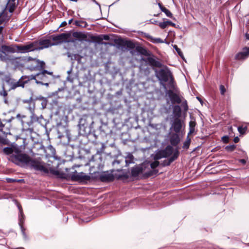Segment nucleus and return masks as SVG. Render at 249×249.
<instances>
[{
    "instance_id": "1",
    "label": "nucleus",
    "mask_w": 249,
    "mask_h": 249,
    "mask_svg": "<svg viewBox=\"0 0 249 249\" xmlns=\"http://www.w3.org/2000/svg\"><path fill=\"white\" fill-rule=\"evenodd\" d=\"M156 171V153L151 154L148 158L141 164L136 165L131 168V175L133 177H137L140 174L143 173L144 176L148 178L153 175Z\"/></svg>"
},
{
    "instance_id": "2",
    "label": "nucleus",
    "mask_w": 249,
    "mask_h": 249,
    "mask_svg": "<svg viewBox=\"0 0 249 249\" xmlns=\"http://www.w3.org/2000/svg\"><path fill=\"white\" fill-rule=\"evenodd\" d=\"M157 67L160 69L158 72L157 77L164 90L175 89L176 85L172 73L169 68L161 62L157 60Z\"/></svg>"
},
{
    "instance_id": "3",
    "label": "nucleus",
    "mask_w": 249,
    "mask_h": 249,
    "mask_svg": "<svg viewBox=\"0 0 249 249\" xmlns=\"http://www.w3.org/2000/svg\"><path fill=\"white\" fill-rule=\"evenodd\" d=\"M90 38L92 41L94 43L106 46L109 45L112 46L116 45L118 48L121 49L122 50L126 48L134 49L136 47L135 43L132 41L130 40H124L121 38L114 39V44L107 42H104L103 41L101 35L98 36H91Z\"/></svg>"
},
{
    "instance_id": "4",
    "label": "nucleus",
    "mask_w": 249,
    "mask_h": 249,
    "mask_svg": "<svg viewBox=\"0 0 249 249\" xmlns=\"http://www.w3.org/2000/svg\"><path fill=\"white\" fill-rule=\"evenodd\" d=\"M31 159L27 154L22 153L19 147L16 149L15 154H13L9 157V160L18 165L28 164Z\"/></svg>"
},
{
    "instance_id": "5",
    "label": "nucleus",
    "mask_w": 249,
    "mask_h": 249,
    "mask_svg": "<svg viewBox=\"0 0 249 249\" xmlns=\"http://www.w3.org/2000/svg\"><path fill=\"white\" fill-rule=\"evenodd\" d=\"M172 153H173V155L169 159V164L176 160L179 155L178 150L176 149L174 151L173 148L171 146L168 145L163 150L157 152V160L162 157H168L171 156Z\"/></svg>"
},
{
    "instance_id": "6",
    "label": "nucleus",
    "mask_w": 249,
    "mask_h": 249,
    "mask_svg": "<svg viewBox=\"0 0 249 249\" xmlns=\"http://www.w3.org/2000/svg\"><path fill=\"white\" fill-rule=\"evenodd\" d=\"M37 84L48 87L53 80L54 76L53 71L43 70L38 73Z\"/></svg>"
},
{
    "instance_id": "7",
    "label": "nucleus",
    "mask_w": 249,
    "mask_h": 249,
    "mask_svg": "<svg viewBox=\"0 0 249 249\" xmlns=\"http://www.w3.org/2000/svg\"><path fill=\"white\" fill-rule=\"evenodd\" d=\"M105 149V146L102 143L100 150H97L96 153L92 156L89 160V162H93L92 166L97 168L99 170H102L104 166L102 153L104 152Z\"/></svg>"
},
{
    "instance_id": "8",
    "label": "nucleus",
    "mask_w": 249,
    "mask_h": 249,
    "mask_svg": "<svg viewBox=\"0 0 249 249\" xmlns=\"http://www.w3.org/2000/svg\"><path fill=\"white\" fill-rule=\"evenodd\" d=\"M22 76L19 79L18 81L11 78L10 75H5L4 77V81L6 83L10 86V90H15L18 87L24 88L25 84H27L26 81L24 79H22Z\"/></svg>"
},
{
    "instance_id": "9",
    "label": "nucleus",
    "mask_w": 249,
    "mask_h": 249,
    "mask_svg": "<svg viewBox=\"0 0 249 249\" xmlns=\"http://www.w3.org/2000/svg\"><path fill=\"white\" fill-rule=\"evenodd\" d=\"M71 34L70 33H62L58 35H52L51 36L53 41H52L53 46L57 45L63 42H69L70 41L74 42L76 39H72L71 41L67 39L70 37Z\"/></svg>"
},
{
    "instance_id": "10",
    "label": "nucleus",
    "mask_w": 249,
    "mask_h": 249,
    "mask_svg": "<svg viewBox=\"0 0 249 249\" xmlns=\"http://www.w3.org/2000/svg\"><path fill=\"white\" fill-rule=\"evenodd\" d=\"M88 117L83 116L79 120V133L81 135H88L90 133L89 124L87 122Z\"/></svg>"
},
{
    "instance_id": "11",
    "label": "nucleus",
    "mask_w": 249,
    "mask_h": 249,
    "mask_svg": "<svg viewBox=\"0 0 249 249\" xmlns=\"http://www.w3.org/2000/svg\"><path fill=\"white\" fill-rule=\"evenodd\" d=\"M32 168L45 174L49 173V169L44 165V163L37 160H32L29 163Z\"/></svg>"
},
{
    "instance_id": "12",
    "label": "nucleus",
    "mask_w": 249,
    "mask_h": 249,
    "mask_svg": "<svg viewBox=\"0 0 249 249\" xmlns=\"http://www.w3.org/2000/svg\"><path fill=\"white\" fill-rule=\"evenodd\" d=\"M15 47L17 49V52L20 53H26L37 51L34 41L25 45L15 44Z\"/></svg>"
},
{
    "instance_id": "13",
    "label": "nucleus",
    "mask_w": 249,
    "mask_h": 249,
    "mask_svg": "<svg viewBox=\"0 0 249 249\" xmlns=\"http://www.w3.org/2000/svg\"><path fill=\"white\" fill-rule=\"evenodd\" d=\"M70 177L71 180L74 181L86 182L90 179V177L89 175H86L83 172L78 173L76 171L71 174Z\"/></svg>"
},
{
    "instance_id": "14",
    "label": "nucleus",
    "mask_w": 249,
    "mask_h": 249,
    "mask_svg": "<svg viewBox=\"0 0 249 249\" xmlns=\"http://www.w3.org/2000/svg\"><path fill=\"white\" fill-rule=\"evenodd\" d=\"M34 42L36 50H41L53 46L52 41L49 39H41L35 41Z\"/></svg>"
},
{
    "instance_id": "15",
    "label": "nucleus",
    "mask_w": 249,
    "mask_h": 249,
    "mask_svg": "<svg viewBox=\"0 0 249 249\" xmlns=\"http://www.w3.org/2000/svg\"><path fill=\"white\" fill-rule=\"evenodd\" d=\"M183 125L184 122L180 118H175L171 120V128L176 133H179Z\"/></svg>"
},
{
    "instance_id": "16",
    "label": "nucleus",
    "mask_w": 249,
    "mask_h": 249,
    "mask_svg": "<svg viewBox=\"0 0 249 249\" xmlns=\"http://www.w3.org/2000/svg\"><path fill=\"white\" fill-rule=\"evenodd\" d=\"M35 65H31L28 66V68L31 71L39 70L40 71L45 70L46 67V64L43 61H41L38 59H34Z\"/></svg>"
},
{
    "instance_id": "17",
    "label": "nucleus",
    "mask_w": 249,
    "mask_h": 249,
    "mask_svg": "<svg viewBox=\"0 0 249 249\" xmlns=\"http://www.w3.org/2000/svg\"><path fill=\"white\" fill-rule=\"evenodd\" d=\"M175 89H167L164 90L166 94L168 95L170 100L173 104H180L181 102V99L180 97L173 92V90Z\"/></svg>"
},
{
    "instance_id": "18",
    "label": "nucleus",
    "mask_w": 249,
    "mask_h": 249,
    "mask_svg": "<svg viewBox=\"0 0 249 249\" xmlns=\"http://www.w3.org/2000/svg\"><path fill=\"white\" fill-rule=\"evenodd\" d=\"M99 179L103 182H109L113 181L114 179V177L111 173H109L108 171L103 172L99 175Z\"/></svg>"
},
{
    "instance_id": "19",
    "label": "nucleus",
    "mask_w": 249,
    "mask_h": 249,
    "mask_svg": "<svg viewBox=\"0 0 249 249\" xmlns=\"http://www.w3.org/2000/svg\"><path fill=\"white\" fill-rule=\"evenodd\" d=\"M18 209H19L20 213V217H19V225L20 226L22 235H23L24 239L26 240L28 239V236L26 235L25 231V229L24 228V227L23 226V221L22 218H23V217H24L23 212L21 206L20 205L18 206Z\"/></svg>"
},
{
    "instance_id": "20",
    "label": "nucleus",
    "mask_w": 249,
    "mask_h": 249,
    "mask_svg": "<svg viewBox=\"0 0 249 249\" xmlns=\"http://www.w3.org/2000/svg\"><path fill=\"white\" fill-rule=\"evenodd\" d=\"M3 145H3L2 146H3ZM7 145L8 146V145ZM10 145H11V147H5L3 149V152L6 155H11L13 154H15L16 149H18V146L17 144H14V143L11 144L10 142V144L9 145V146H10ZM2 147L3 146H2L1 149L0 150V152L2 150Z\"/></svg>"
},
{
    "instance_id": "21",
    "label": "nucleus",
    "mask_w": 249,
    "mask_h": 249,
    "mask_svg": "<svg viewBox=\"0 0 249 249\" xmlns=\"http://www.w3.org/2000/svg\"><path fill=\"white\" fill-rule=\"evenodd\" d=\"M249 56V47L245 48L243 51L235 55V58L237 60H244Z\"/></svg>"
},
{
    "instance_id": "22",
    "label": "nucleus",
    "mask_w": 249,
    "mask_h": 249,
    "mask_svg": "<svg viewBox=\"0 0 249 249\" xmlns=\"http://www.w3.org/2000/svg\"><path fill=\"white\" fill-rule=\"evenodd\" d=\"M19 0H8L6 6L8 11L12 13L18 4Z\"/></svg>"
},
{
    "instance_id": "23",
    "label": "nucleus",
    "mask_w": 249,
    "mask_h": 249,
    "mask_svg": "<svg viewBox=\"0 0 249 249\" xmlns=\"http://www.w3.org/2000/svg\"><path fill=\"white\" fill-rule=\"evenodd\" d=\"M51 109L55 110L56 113H58L62 107L60 103H59L57 99L53 100L51 103Z\"/></svg>"
},
{
    "instance_id": "24",
    "label": "nucleus",
    "mask_w": 249,
    "mask_h": 249,
    "mask_svg": "<svg viewBox=\"0 0 249 249\" xmlns=\"http://www.w3.org/2000/svg\"><path fill=\"white\" fill-rule=\"evenodd\" d=\"M22 102L24 104H27L29 105L28 109L33 113L34 111L35 107V103L33 100L32 97H31L28 99L23 100Z\"/></svg>"
},
{
    "instance_id": "25",
    "label": "nucleus",
    "mask_w": 249,
    "mask_h": 249,
    "mask_svg": "<svg viewBox=\"0 0 249 249\" xmlns=\"http://www.w3.org/2000/svg\"><path fill=\"white\" fill-rule=\"evenodd\" d=\"M43 119V118L42 115L40 117H38L34 113H33L31 116V120L30 122L28 123V124L29 126H31L33 123L35 122H38L39 123H41V120Z\"/></svg>"
},
{
    "instance_id": "26",
    "label": "nucleus",
    "mask_w": 249,
    "mask_h": 249,
    "mask_svg": "<svg viewBox=\"0 0 249 249\" xmlns=\"http://www.w3.org/2000/svg\"><path fill=\"white\" fill-rule=\"evenodd\" d=\"M16 48L15 47V45L14 46H7L5 45H2L1 46V49L3 50V53L5 54V52L14 53L17 51L15 49Z\"/></svg>"
},
{
    "instance_id": "27",
    "label": "nucleus",
    "mask_w": 249,
    "mask_h": 249,
    "mask_svg": "<svg viewBox=\"0 0 249 249\" xmlns=\"http://www.w3.org/2000/svg\"><path fill=\"white\" fill-rule=\"evenodd\" d=\"M72 36L73 37L77 38L79 41L86 40L87 37L86 34L81 32H74Z\"/></svg>"
},
{
    "instance_id": "28",
    "label": "nucleus",
    "mask_w": 249,
    "mask_h": 249,
    "mask_svg": "<svg viewBox=\"0 0 249 249\" xmlns=\"http://www.w3.org/2000/svg\"><path fill=\"white\" fill-rule=\"evenodd\" d=\"M177 133H173L170 136V142L173 145H177L180 141L178 135Z\"/></svg>"
},
{
    "instance_id": "29",
    "label": "nucleus",
    "mask_w": 249,
    "mask_h": 249,
    "mask_svg": "<svg viewBox=\"0 0 249 249\" xmlns=\"http://www.w3.org/2000/svg\"><path fill=\"white\" fill-rule=\"evenodd\" d=\"M37 76L38 73L36 74H31L30 75H23L22 79H24L26 81L27 84L29 83L30 80H35L36 83L37 84Z\"/></svg>"
},
{
    "instance_id": "30",
    "label": "nucleus",
    "mask_w": 249,
    "mask_h": 249,
    "mask_svg": "<svg viewBox=\"0 0 249 249\" xmlns=\"http://www.w3.org/2000/svg\"><path fill=\"white\" fill-rule=\"evenodd\" d=\"M173 113L174 115L173 118H179L181 114V108L179 106H175L173 107Z\"/></svg>"
},
{
    "instance_id": "31",
    "label": "nucleus",
    "mask_w": 249,
    "mask_h": 249,
    "mask_svg": "<svg viewBox=\"0 0 249 249\" xmlns=\"http://www.w3.org/2000/svg\"><path fill=\"white\" fill-rule=\"evenodd\" d=\"M36 100H38L40 102L42 109H44L46 107L48 104V100L46 98L39 96L36 98Z\"/></svg>"
},
{
    "instance_id": "32",
    "label": "nucleus",
    "mask_w": 249,
    "mask_h": 249,
    "mask_svg": "<svg viewBox=\"0 0 249 249\" xmlns=\"http://www.w3.org/2000/svg\"><path fill=\"white\" fill-rule=\"evenodd\" d=\"M40 149H42L44 150L45 154L48 156H52L53 155L55 154V149L53 147L52 145H50L47 147V149L50 151V153H48L47 152V150L45 149V147L43 145H41L40 147Z\"/></svg>"
},
{
    "instance_id": "33",
    "label": "nucleus",
    "mask_w": 249,
    "mask_h": 249,
    "mask_svg": "<svg viewBox=\"0 0 249 249\" xmlns=\"http://www.w3.org/2000/svg\"><path fill=\"white\" fill-rule=\"evenodd\" d=\"M136 51L141 54H142L145 56H148L149 55L148 51L143 47L138 46L136 47Z\"/></svg>"
},
{
    "instance_id": "34",
    "label": "nucleus",
    "mask_w": 249,
    "mask_h": 249,
    "mask_svg": "<svg viewBox=\"0 0 249 249\" xmlns=\"http://www.w3.org/2000/svg\"><path fill=\"white\" fill-rule=\"evenodd\" d=\"M158 5L160 10L163 12L168 17L171 18L172 17V14L171 12L163 6H162L161 3H158Z\"/></svg>"
},
{
    "instance_id": "35",
    "label": "nucleus",
    "mask_w": 249,
    "mask_h": 249,
    "mask_svg": "<svg viewBox=\"0 0 249 249\" xmlns=\"http://www.w3.org/2000/svg\"><path fill=\"white\" fill-rule=\"evenodd\" d=\"M73 24L82 28H86L88 26V23L83 20H75Z\"/></svg>"
},
{
    "instance_id": "36",
    "label": "nucleus",
    "mask_w": 249,
    "mask_h": 249,
    "mask_svg": "<svg viewBox=\"0 0 249 249\" xmlns=\"http://www.w3.org/2000/svg\"><path fill=\"white\" fill-rule=\"evenodd\" d=\"M144 60L150 66H152L153 69H155V67H156V59L148 57Z\"/></svg>"
},
{
    "instance_id": "37",
    "label": "nucleus",
    "mask_w": 249,
    "mask_h": 249,
    "mask_svg": "<svg viewBox=\"0 0 249 249\" xmlns=\"http://www.w3.org/2000/svg\"><path fill=\"white\" fill-rule=\"evenodd\" d=\"M196 123L195 121H191L189 123V134H192L195 132V127Z\"/></svg>"
},
{
    "instance_id": "38",
    "label": "nucleus",
    "mask_w": 249,
    "mask_h": 249,
    "mask_svg": "<svg viewBox=\"0 0 249 249\" xmlns=\"http://www.w3.org/2000/svg\"><path fill=\"white\" fill-rule=\"evenodd\" d=\"M133 155L131 154L128 155L125 160L126 165L127 166H128L130 163H133Z\"/></svg>"
},
{
    "instance_id": "39",
    "label": "nucleus",
    "mask_w": 249,
    "mask_h": 249,
    "mask_svg": "<svg viewBox=\"0 0 249 249\" xmlns=\"http://www.w3.org/2000/svg\"><path fill=\"white\" fill-rule=\"evenodd\" d=\"M73 57H71L72 60H76L78 63L80 62L82 58V56L78 54H74L73 55Z\"/></svg>"
},
{
    "instance_id": "40",
    "label": "nucleus",
    "mask_w": 249,
    "mask_h": 249,
    "mask_svg": "<svg viewBox=\"0 0 249 249\" xmlns=\"http://www.w3.org/2000/svg\"><path fill=\"white\" fill-rule=\"evenodd\" d=\"M3 50L0 49V60L2 61H6L7 60L6 55H3Z\"/></svg>"
},
{
    "instance_id": "41",
    "label": "nucleus",
    "mask_w": 249,
    "mask_h": 249,
    "mask_svg": "<svg viewBox=\"0 0 249 249\" xmlns=\"http://www.w3.org/2000/svg\"><path fill=\"white\" fill-rule=\"evenodd\" d=\"M235 145H231L226 146L225 149L228 152H232L235 150Z\"/></svg>"
},
{
    "instance_id": "42",
    "label": "nucleus",
    "mask_w": 249,
    "mask_h": 249,
    "mask_svg": "<svg viewBox=\"0 0 249 249\" xmlns=\"http://www.w3.org/2000/svg\"><path fill=\"white\" fill-rule=\"evenodd\" d=\"M156 125L154 124H152L150 123L149 124L148 126H147V130L150 133H152L151 132L153 129H155Z\"/></svg>"
},
{
    "instance_id": "43",
    "label": "nucleus",
    "mask_w": 249,
    "mask_h": 249,
    "mask_svg": "<svg viewBox=\"0 0 249 249\" xmlns=\"http://www.w3.org/2000/svg\"><path fill=\"white\" fill-rule=\"evenodd\" d=\"M173 47H174V48H175V50H176V51L177 52V53H178V55H179L180 56H181V57H183V53H182V52L181 51L180 49H179V48L178 47L177 45H174L173 46Z\"/></svg>"
},
{
    "instance_id": "44",
    "label": "nucleus",
    "mask_w": 249,
    "mask_h": 249,
    "mask_svg": "<svg viewBox=\"0 0 249 249\" xmlns=\"http://www.w3.org/2000/svg\"><path fill=\"white\" fill-rule=\"evenodd\" d=\"M238 130L239 132L241 134H244L245 133L246 131L247 130V127H243L242 126H239L238 128Z\"/></svg>"
},
{
    "instance_id": "45",
    "label": "nucleus",
    "mask_w": 249,
    "mask_h": 249,
    "mask_svg": "<svg viewBox=\"0 0 249 249\" xmlns=\"http://www.w3.org/2000/svg\"><path fill=\"white\" fill-rule=\"evenodd\" d=\"M23 131L25 132L26 134L29 133L31 135L34 132V128L33 127H31V126H29L27 129H24Z\"/></svg>"
},
{
    "instance_id": "46",
    "label": "nucleus",
    "mask_w": 249,
    "mask_h": 249,
    "mask_svg": "<svg viewBox=\"0 0 249 249\" xmlns=\"http://www.w3.org/2000/svg\"><path fill=\"white\" fill-rule=\"evenodd\" d=\"M190 143V139H189L184 142L183 145V148H187V149L188 148Z\"/></svg>"
},
{
    "instance_id": "47",
    "label": "nucleus",
    "mask_w": 249,
    "mask_h": 249,
    "mask_svg": "<svg viewBox=\"0 0 249 249\" xmlns=\"http://www.w3.org/2000/svg\"><path fill=\"white\" fill-rule=\"evenodd\" d=\"M159 25L161 29H164L168 26L166 21L160 23Z\"/></svg>"
},
{
    "instance_id": "48",
    "label": "nucleus",
    "mask_w": 249,
    "mask_h": 249,
    "mask_svg": "<svg viewBox=\"0 0 249 249\" xmlns=\"http://www.w3.org/2000/svg\"><path fill=\"white\" fill-rule=\"evenodd\" d=\"M50 172L51 174L54 175H58L59 174V172L58 171L53 170L52 168H50L49 170V173Z\"/></svg>"
},
{
    "instance_id": "49",
    "label": "nucleus",
    "mask_w": 249,
    "mask_h": 249,
    "mask_svg": "<svg viewBox=\"0 0 249 249\" xmlns=\"http://www.w3.org/2000/svg\"><path fill=\"white\" fill-rule=\"evenodd\" d=\"M220 93L222 95H224L226 92V89L223 85L220 86Z\"/></svg>"
},
{
    "instance_id": "50",
    "label": "nucleus",
    "mask_w": 249,
    "mask_h": 249,
    "mask_svg": "<svg viewBox=\"0 0 249 249\" xmlns=\"http://www.w3.org/2000/svg\"><path fill=\"white\" fill-rule=\"evenodd\" d=\"M101 36L102 37L103 40H109L110 39V37L107 35H101Z\"/></svg>"
},
{
    "instance_id": "51",
    "label": "nucleus",
    "mask_w": 249,
    "mask_h": 249,
    "mask_svg": "<svg viewBox=\"0 0 249 249\" xmlns=\"http://www.w3.org/2000/svg\"><path fill=\"white\" fill-rule=\"evenodd\" d=\"M229 138L228 136H223L222 138V140L223 141V142L225 143H227L228 142H229Z\"/></svg>"
},
{
    "instance_id": "52",
    "label": "nucleus",
    "mask_w": 249,
    "mask_h": 249,
    "mask_svg": "<svg viewBox=\"0 0 249 249\" xmlns=\"http://www.w3.org/2000/svg\"><path fill=\"white\" fill-rule=\"evenodd\" d=\"M121 162V160H114L112 162V164L113 166H114L116 164H120Z\"/></svg>"
},
{
    "instance_id": "53",
    "label": "nucleus",
    "mask_w": 249,
    "mask_h": 249,
    "mask_svg": "<svg viewBox=\"0 0 249 249\" xmlns=\"http://www.w3.org/2000/svg\"><path fill=\"white\" fill-rule=\"evenodd\" d=\"M182 106H183V107L184 108V110L185 111H187L188 110V107L186 101H185L184 103H183L182 104Z\"/></svg>"
},
{
    "instance_id": "54",
    "label": "nucleus",
    "mask_w": 249,
    "mask_h": 249,
    "mask_svg": "<svg viewBox=\"0 0 249 249\" xmlns=\"http://www.w3.org/2000/svg\"><path fill=\"white\" fill-rule=\"evenodd\" d=\"M0 95H2L4 97H6L7 95V91L4 89V87H3V91L0 93Z\"/></svg>"
},
{
    "instance_id": "55",
    "label": "nucleus",
    "mask_w": 249,
    "mask_h": 249,
    "mask_svg": "<svg viewBox=\"0 0 249 249\" xmlns=\"http://www.w3.org/2000/svg\"><path fill=\"white\" fill-rule=\"evenodd\" d=\"M3 29L4 27L2 26H0V35H1V37H3Z\"/></svg>"
},
{
    "instance_id": "56",
    "label": "nucleus",
    "mask_w": 249,
    "mask_h": 249,
    "mask_svg": "<svg viewBox=\"0 0 249 249\" xmlns=\"http://www.w3.org/2000/svg\"><path fill=\"white\" fill-rule=\"evenodd\" d=\"M2 15V13H0V25H1L4 22L3 19L2 18H1Z\"/></svg>"
},
{
    "instance_id": "57",
    "label": "nucleus",
    "mask_w": 249,
    "mask_h": 249,
    "mask_svg": "<svg viewBox=\"0 0 249 249\" xmlns=\"http://www.w3.org/2000/svg\"><path fill=\"white\" fill-rule=\"evenodd\" d=\"M67 24V23L66 21H63L61 23V24L59 26V27H64V26H66Z\"/></svg>"
},
{
    "instance_id": "58",
    "label": "nucleus",
    "mask_w": 249,
    "mask_h": 249,
    "mask_svg": "<svg viewBox=\"0 0 249 249\" xmlns=\"http://www.w3.org/2000/svg\"><path fill=\"white\" fill-rule=\"evenodd\" d=\"M239 162L242 163L243 164H245L246 163V160L244 159L239 160Z\"/></svg>"
},
{
    "instance_id": "59",
    "label": "nucleus",
    "mask_w": 249,
    "mask_h": 249,
    "mask_svg": "<svg viewBox=\"0 0 249 249\" xmlns=\"http://www.w3.org/2000/svg\"><path fill=\"white\" fill-rule=\"evenodd\" d=\"M233 141L235 143H237L239 141V139L238 137H236L234 138Z\"/></svg>"
},
{
    "instance_id": "60",
    "label": "nucleus",
    "mask_w": 249,
    "mask_h": 249,
    "mask_svg": "<svg viewBox=\"0 0 249 249\" xmlns=\"http://www.w3.org/2000/svg\"><path fill=\"white\" fill-rule=\"evenodd\" d=\"M67 137H68V139H69V140H70V139H72V136H71V134H69V133H68V132H67Z\"/></svg>"
},
{
    "instance_id": "61",
    "label": "nucleus",
    "mask_w": 249,
    "mask_h": 249,
    "mask_svg": "<svg viewBox=\"0 0 249 249\" xmlns=\"http://www.w3.org/2000/svg\"><path fill=\"white\" fill-rule=\"evenodd\" d=\"M164 42V41L162 40L161 39L157 38V43H162Z\"/></svg>"
},
{
    "instance_id": "62",
    "label": "nucleus",
    "mask_w": 249,
    "mask_h": 249,
    "mask_svg": "<svg viewBox=\"0 0 249 249\" xmlns=\"http://www.w3.org/2000/svg\"><path fill=\"white\" fill-rule=\"evenodd\" d=\"M34 59H37L36 58H33L30 56H29L28 58V61H30V60H32L33 62H34Z\"/></svg>"
},
{
    "instance_id": "63",
    "label": "nucleus",
    "mask_w": 249,
    "mask_h": 249,
    "mask_svg": "<svg viewBox=\"0 0 249 249\" xmlns=\"http://www.w3.org/2000/svg\"><path fill=\"white\" fill-rule=\"evenodd\" d=\"M166 22L167 23V26H169L170 25H171V24H172V22L170 21H166Z\"/></svg>"
},
{
    "instance_id": "64",
    "label": "nucleus",
    "mask_w": 249,
    "mask_h": 249,
    "mask_svg": "<svg viewBox=\"0 0 249 249\" xmlns=\"http://www.w3.org/2000/svg\"><path fill=\"white\" fill-rule=\"evenodd\" d=\"M246 38L247 39L249 40V34H246Z\"/></svg>"
}]
</instances>
